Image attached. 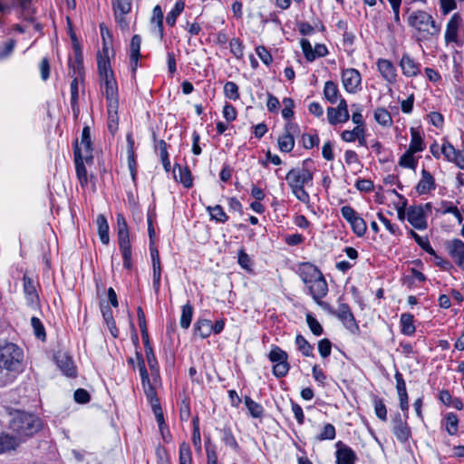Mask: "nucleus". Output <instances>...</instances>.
<instances>
[{
  "mask_svg": "<svg viewBox=\"0 0 464 464\" xmlns=\"http://www.w3.org/2000/svg\"><path fill=\"white\" fill-rule=\"evenodd\" d=\"M329 312L336 316L344 325V327L349 330L352 334H358L360 331V327L356 322V319L351 311L350 306L347 304L342 303L338 305L336 310H332L328 308Z\"/></svg>",
  "mask_w": 464,
  "mask_h": 464,
  "instance_id": "obj_6",
  "label": "nucleus"
},
{
  "mask_svg": "<svg viewBox=\"0 0 464 464\" xmlns=\"http://www.w3.org/2000/svg\"><path fill=\"white\" fill-rule=\"evenodd\" d=\"M98 235L102 244L107 245L110 242L109 225L104 215L100 214L96 218Z\"/></svg>",
  "mask_w": 464,
  "mask_h": 464,
  "instance_id": "obj_26",
  "label": "nucleus"
},
{
  "mask_svg": "<svg viewBox=\"0 0 464 464\" xmlns=\"http://www.w3.org/2000/svg\"><path fill=\"white\" fill-rule=\"evenodd\" d=\"M411 143L408 150L415 153L422 151L425 149V146L423 143V139L420 136L419 130L415 128H411Z\"/></svg>",
  "mask_w": 464,
  "mask_h": 464,
  "instance_id": "obj_33",
  "label": "nucleus"
},
{
  "mask_svg": "<svg viewBox=\"0 0 464 464\" xmlns=\"http://www.w3.org/2000/svg\"><path fill=\"white\" fill-rule=\"evenodd\" d=\"M306 323L314 335L319 336L323 334L321 324L311 314H306Z\"/></svg>",
  "mask_w": 464,
  "mask_h": 464,
  "instance_id": "obj_63",
  "label": "nucleus"
},
{
  "mask_svg": "<svg viewBox=\"0 0 464 464\" xmlns=\"http://www.w3.org/2000/svg\"><path fill=\"white\" fill-rule=\"evenodd\" d=\"M282 103L284 108L282 110V116L285 120H289L294 116L295 102L292 98L285 97L283 99Z\"/></svg>",
  "mask_w": 464,
  "mask_h": 464,
  "instance_id": "obj_55",
  "label": "nucleus"
},
{
  "mask_svg": "<svg viewBox=\"0 0 464 464\" xmlns=\"http://www.w3.org/2000/svg\"><path fill=\"white\" fill-rule=\"evenodd\" d=\"M295 344H296L298 350L301 352V353L304 356H306V357L314 356V353H313L314 347L308 343V341L302 334L296 335Z\"/></svg>",
  "mask_w": 464,
  "mask_h": 464,
  "instance_id": "obj_38",
  "label": "nucleus"
},
{
  "mask_svg": "<svg viewBox=\"0 0 464 464\" xmlns=\"http://www.w3.org/2000/svg\"><path fill=\"white\" fill-rule=\"evenodd\" d=\"M119 105H107L108 112V129L109 131L114 134L118 130L119 117H118Z\"/></svg>",
  "mask_w": 464,
  "mask_h": 464,
  "instance_id": "obj_32",
  "label": "nucleus"
},
{
  "mask_svg": "<svg viewBox=\"0 0 464 464\" xmlns=\"http://www.w3.org/2000/svg\"><path fill=\"white\" fill-rule=\"evenodd\" d=\"M225 96L230 100H237L239 98L238 86L234 82H227L224 86Z\"/></svg>",
  "mask_w": 464,
  "mask_h": 464,
  "instance_id": "obj_58",
  "label": "nucleus"
},
{
  "mask_svg": "<svg viewBox=\"0 0 464 464\" xmlns=\"http://www.w3.org/2000/svg\"><path fill=\"white\" fill-rule=\"evenodd\" d=\"M324 96L331 103H335L340 96L338 86L335 82L328 81L324 83Z\"/></svg>",
  "mask_w": 464,
  "mask_h": 464,
  "instance_id": "obj_34",
  "label": "nucleus"
},
{
  "mask_svg": "<svg viewBox=\"0 0 464 464\" xmlns=\"http://www.w3.org/2000/svg\"><path fill=\"white\" fill-rule=\"evenodd\" d=\"M278 148L282 152H290L295 146V139L292 134H284L278 138Z\"/></svg>",
  "mask_w": 464,
  "mask_h": 464,
  "instance_id": "obj_44",
  "label": "nucleus"
},
{
  "mask_svg": "<svg viewBox=\"0 0 464 464\" xmlns=\"http://www.w3.org/2000/svg\"><path fill=\"white\" fill-rule=\"evenodd\" d=\"M229 48L231 53L237 59H240L244 55V46L242 42L238 38H233L229 42Z\"/></svg>",
  "mask_w": 464,
  "mask_h": 464,
  "instance_id": "obj_54",
  "label": "nucleus"
},
{
  "mask_svg": "<svg viewBox=\"0 0 464 464\" xmlns=\"http://www.w3.org/2000/svg\"><path fill=\"white\" fill-rule=\"evenodd\" d=\"M179 464H192V456L190 447L188 443L182 442L179 445Z\"/></svg>",
  "mask_w": 464,
  "mask_h": 464,
  "instance_id": "obj_48",
  "label": "nucleus"
},
{
  "mask_svg": "<svg viewBox=\"0 0 464 464\" xmlns=\"http://www.w3.org/2000/svg\"><path fill=\"white\" fill-rule=\"evenodd\" d=\"M408 24L418 35L419 41H427L437 37L440 33V24L424 10L412 11L407 19Z\"/></svg>",
  "mask_w": 464,
  "mask_h": 464,
  "instance_id": "obj_3",
  "label": "nucleus"
},
{
  "mask_svg": "<svg viewBox=\"0 0 464 464\" xmlns=\"http://www.w3.org/2000/svg\"><path fill=\"white\" fill-rule=\"evenodd\" d=\"M140 36L138 34L133 35L130 44V58L132 62H134V66L132 67L133 71L136 70L137 63L140 55Z\"/></svg>",
  "mask_w": 464,
  "mask_h": 464,
  "instance_id": "obj_31",
  "label": "nucleus"
},
{
  "mask_svg": "<svg viewBox=\"0 0 464 464\" xmlns=\"http://www.w3.org/2000/svg\"><path fill=\"white\" fill-rule=\"evenodd\" d=\"M298 275L302 281L306 285H310L315 278H319L322 272L313 264L305 262L298 266Z\"/></svg>",
  "mask_w": 464,
  "mask_h": 464,
  "instance_id": "obj_18",
  "label": "nucleus"
},
{
  "mask_svg": "<svg viewBox=\"0 0 464 464\" xmlns=\"http://www.w3.org/2000/svg\"><path fill=\"white\" fill-rule=\"evenodd\" d=\"M145 354H146L148 365L151 371V374L159 376L160 375L159 366H158V362H157L156 356L153 353V349L152 348L146 349Z\"/></svg>",
  "mask_w": 464,
  "mask_h": 464,
  "instance_id": "obj_51",
  "label": "nucleus"
},
{
  "mask_svg": "<svg viewBox=\"0 0 464 464\" xmlns=\"http://www.w3.org/2000/svg\"><path fill=\"white\" fill-rule=\"evenodd\" d=\"M212 331V322L208 319H198L195 324L194 333L202 339L208 338Z\"/></svg>",
  "mask_w": 464,
  "mask_h": 464,
  "instance_id": "obj_29",
  "label": "nucleus"
},
{
  "mask_svg": "<svg viewBox=\"0 0 464 464\" xmlns=\"http://www.w3.org/2000/svg\"><path fill=\"white\" fill-rule=\"evenodd\" d=\"M185 7V4L183 1L179 0L176 2L174 7L169 12L166 17V23L169 26H174L177 21L178 16L183 12Z\"/></svg>",
  "mask_w": 464,
  "mask_h": 464,
  "instance_id": "obj_37",
  "label": "nucleus"
},
{
  "mask_svg": "<svg viewBox=\"0 0 464 464\" xmlns=\"http://www.w3.org/2000/svg\"><path fill=\"white\" fill-rule=\"evenodd\" d=\"M349 118V112H343V111H338V108L329 107L327 109V119L331 125L346 122Z\"/></svg>",
  "mask_w": 464,
  "mask_h": 464,
  "instance_id": "obj_28",
  "label": "nucleus"
},
{
  "mask_svg": "<svg viewBox=\"0 0 464 464\" xmlns=\"http://www.w3.org/2000/svg\"><path fill=\"white\" fill-rule=\"evenodd\" d=\"M294 196L301 202L308 204L310 202V196L304 189V186L289 187Z\"/></svg>",
  "mask_w": 464,
  "mask_h": 464,
  "instance_id": "obj_57",
  "label": "nucleus"
},
{
  "mask_svg": "<svg viewBox=\"0 0 464 464\" xmlns=\"http://www.w3.org/2000/svg\"><path fill=\"white\" fill-rule=\"evenodd\" d=\"M55 360L58 367L66 376L74 377L76 375L73 362L66 353H59L55 355Z\"/></svg>",
  "mask_w": 464,
  "mask_h": 464,
  "instance_id": "obj_20",
  "label": "nucleus"
},
{
  "mask_svg": "<svg viewBox=\"0 0 464 464\" xmlns=\"http://www.w3.org/2000/svg\"><path fill=\"white\" fill-rule=\"evenodd\" d=\"M435 180L433 176L426 169L421 171V179L416 186V190L420 195L427 194L435 189Z\"/></svg>",
  "mask_w": 464,
  "mask_h": 464,
  "instance_id": "obj_21",
  "label": "nucleus"
},
{
  "mask_svg": "<svg viewBox=\"0 0 464 464\" xmlns=\"http://www.w3.org/2000/svg\"><path fill=\"white\" fill-rule=\"evenodd\" d=\"M392 433L401 443L409 441L411 437V430L408 423L401 426L392 427Z\"/></svg>",
  "mask_w": 464,
  "mask_h": 464,
  "instance_id": "obj_36",
  "label": "nucleus"
},
{
  "mask_svg": "<svg viewBox=\"0 0 464 464\" xmlns=\"http://www.w3.org/2000/svg\"><path fill=\"white\" fill-rule=\"evenodd\" d=\"M341 138L346 142H353L355 140H358L361 146H366L364 127L356 126L352 130H343L341 134Z\"/></svg>",
  "mask_w": 464,
  "mask_h": 464,
  "instance_id": "obj_22",
  "label": "nucleus"
},
{
  "mask_svg": "<svg viewBox=\"0 0 464 464\" xmlns=\"http://www.w3.org/2000/svg\"><path fill=\"white\" fill-rule=\"evenodd\" d=\"M290 370V364L288 361H284L283 362L276 363L273 366V374L277 378L285 377Z\"/></svg>",
  "mask_w": 464,
  "mask_h": 464,
  "instance_id": "obj_62",
  "label": "nucleus"
},
{
  "mask_svg": "<svg viewBox=\"0 0 464 464\" xmlns=\"http://www.w3.org/2000/svg\"><path fill=\"white\" fill-rule=\"evenodd\" d=\"M361 74L356 69L350 68L343 70L342 72L343 85L350 93L357 92L361 84Z\"/></svg>",
  "mask_w": 464,
  "mask_h": 464,
  "instance_id": "obj_11",
  "label": "nucleus"
},
{
  "mask_svg": "<svg viewBox=\"0 0 464 464\" xmlns=\"http://www.w3.org/2000/svg\"><path fill=\"white\" fill-rule=\"evenodd\" d=\"M74 161L77 178L81 186L84 187L88 184L87 170L85 168L86 160L83 156L74 155Z\"/></svg>",
  "mask_w": 464,
  "mask_h": 464,
  "instance_id": "obj_25",
  "label": "nucleus"
},
{
  "mask_svg": "<svg viewBox=\"0 0 464 464\" xmlns=\"http://www.w3.org/2000/svg\"><path fill=\"white\" fill-rule=\"evenodd\" d=\"M102 90L106 97L107 105H119L118 86L113 75L102 80Z\"/></svg>",
  "mask_w": 464,
  "mask_h": 464,
  "instance_id": "obj_13",
  "label": "nucleus"
},
{
  "mask_svg": "<svg viewBox=\"0 0 464 464\" xmlns=\"http://www.w3.org/2000/svg\"><path fill=\"white\" fill-rule=\"evenodd\" d=\"M157 150H159L160 161L163 165L164 169L168 172L170 170V161L168 153V144L165 140H160L157 144Z\"/></svg>",
  "mask_w": 464,
  "mask_h": 464,
  "instance_id": "obj_40",
  "label": "nucleus"
},
{
  "mask_svg": "<svg viewBox=\"0 0 464 464\" xmlns=\"http://www.w3.org/2000/svg\"><path fill=\"white\" fill-rule=\"evenodd\" d=\"M92 144L91 140V130L88 126L83 127L80 143L78 140L74 144V155H81L86 160V164L92 163Z\"/></svg>",
  "mask_w": 464,
  "mask_h": 464,
  "instance_id": "obj_7",
  "label": "nucleus"
},
{
  "mask_svg": "<svg viewBox=\"0 0 464 464\" xmlns=\"http://www.w3.org/2000/svg\"><path fill=\"white\" fill-rule=\"evenodd\" d=\"M446 248L449 252V255L454 260L455 264L460 267L464 268V242L460 239H453L451 241L447 242Z\"/></svg>",
  "mask_w": 464,
  "mask_h": 464,
  "instance_id": "obj_14",
  "label": "nucleus"
},
{
  "mask_svg": "<svg viewBox=\"0 0 464 464\" xmlns=\"http://www.w3.org/2000/svg\"><path fill=\"white\" fill-rule=\"evenodd\" d=\"M245 405L253 418H261L263 416L264 408L259 403L254 401L250 397H245Z\"/></svg>",
  "mask_w": 464,
  "mask_h": 464,
  "instance_id": "obj_42",
  "label": "nucleus"
},
{
  "mask_svg": "<svg viewBox=\"0 0 464 464\" xmlns=\"http://www.w3.org/2000/svg\"><path fill=\"white\" fill-rule=\"evenodd\" d=\"M31 325L34 329L35 336L40 340H45L46 334L45 329L41 322V320L35 316L31 318Z\"/></svg>",
  "mask_w": 464,
  "mask_h": 464,
  "instance_id": "obj_53",
  "label": "nucleus"
},
{
  "mask_svg": "<svg viewBox=\"0 0 464 464\" xmlns=\"http://www.w3.org/2000/svg\"><path fill=\"white\" fill-rule=\"evenodd\" d=\"M18 447V439L6 432L0 433V454L15 450Z\"/></svg>",
  "mask_w": 464,
  "mask_h": 464,
  "instance_id": "obj_24",
  "label": "nucleus"
},
{
  "mask_svg": "<svg viewBox=\"0 0 464 464\" xmlns=\"http://www.w3.org/2000/svg\"><path fill=\"white\" fill-rule=\"evenodd\" d=\"M103 52L105 56H102L101 53L97 54L98 71L102 80L109 78V75H113L108 57V48L104 47Z\"/></svg>",
  "mask_w": 464,
  "mask_h": 464,
  "instance_id": "obj_23",
  "label": "nucleus"
},
{
  "mask_svg": "<svg viewBox=\"0 0 464 464\" xmlns=\"http://www.w3.org/2000/svg\"><path fill=\"white\" fill-rule=\"evenodd\" d=\"M268 359L275 363L283 362L288 360V354L278 346H273L271 349Z\"/></svg>",
  "mask_w": 464,
  "mask_h": 464,
  "instance_id": "obj_49",
  "label": "nucleus"
},
{
  "mask_svg": "<svg viewBox=\"0 0 464 464\" xmlns=\"http://www.w3.org/2000/svg\"><path fill=\"white\" fill-rule=\"evenodd\" d=\"M179 176L175 175V179L182 183L185 188H188L193 185V179L191 176V172L188 168H180L179 167Z\"/></svg>",
  "mask_w": 464,
  "mask_h": 464,
  "instance_id": "obj_46",
  "label": "nucleus"
},
{
  "mask_svg": "<svg viewBox=\"0 0 464 464\" xmlns=\"http://www.w3.org/2000/svg\"><path fill=\"white\" fill-rule=\"evenodd\" d=\"M461 23L462 19L459 14L455 13L454 14L451 15V17L447 23L444 36L445 42L447 44L458 42L459 29L461 25Z\"/></svg>",
  "mask_w": 464,
  "mask_h": 464,
  "instance_id": "obj_16",
  "label": "nucleus"
},
{
  "mask_svg": "<svg viewBox=\"0 0 464 464\" xmlns=\"http://www.w3.org/2000/svg\"><path fill=\"white\" fill-rule=\"evenodd\" d=\"M119 248L123 258V266L126 269L132 267L131 262V246L129 232L117 233Z\"/></svg>",
  "mask_w": 464,
  "mask_h": 464,
  "instance_id": "obj_12",
  "label": "nucleus"
},
{
  "mask_svg": "<svg viewBox=\"0 0 464 464\" xmlns=\"http://www.w3.org/2000/svg\"><path fill=\"white\" fill-rule=\"evenodd\" d=\"M414 153L407 150V151L400 158L399 165L404 168L414 169L416 166V160L414 159Z\"/></svg>",
  "mask_w": 464,
  "mask_h": 464,
  "instance_id": "obj_56",
  "label": "nucleus"
},
{
  "mask_svg": "<svg viewBox=\"0 0 464 464\" xmlns=\"http://www.w3.org/2000/svg\"><path fill=\"white\" fill-rule=\"evenodd\" d=\"M24 292L29 303L34 304L38 300V295L34 285V280L26 275L23 277Z\"/></svg>",
  "mask_w": 464,
  "mask_h": 464,
  "instance_id": "obj_27",
  "label": "nucleus"
},
{
  "mask_svg": "<svg viewBox=\"0 0 464 464\" xmlns=\"http://www.w3.org/2000/svg\"><path fill=\"white\" fill-rule=\"evenodd\" d=\"M151 23H156L158 33L160 39L163 38L164 35V27H163V12L160 5H156L152 10V17L150 20Z\"/></svg>",
  "mask_w": 464,
  "mask_h": 464,
  "instance_id": "obj_41",
  "label": "nucleus"
},
{
  "mask_svg": "<svg viewBox=\"0 0 464 464\" xmlns=\"http://www.w3.org/2000/svg\"><path fill=\"white\" fill-rule=\"evenodd\" d=\"M311 295L314 300L324 306V308H328L329 305L324 303H321L320 300L324 298L328 293V285L327 282L322 274L319 278H315L310 285H307Z\"/></svg>",
  "mask_w": 464,
  "mask_h": 464,
  "instance_id": "obj_9",
  "label": "nucleus"
},
{
  "mask_svg": "<svg viewBox=\"0 0 464 464\" xmlns=\"http://www.w3.org/2000/svg\"><path fill=\"white\" fill-rule=\"evenodd\" d=\"M207 211L210 215V218L216 220L219 223H226L228 219L227 215L223 210V208L220 205H216L214 207H207Z\"/></svg>",
  "mask_w": 464,
  "mask_h": 464,
  "instance_id": "obj_39",
  "label": "nucleus"
},
{
  "mask_svg": "<svg viewBox=\"0 0 464 464\" xmlns=\"http://www.w3.org/2000/svg\"><path fill=\"white\" fill-rule=\"evenodd\" d=\"M21 10V16L29 22L34 20V9L32 6V0H17Z\"/></svg>",
  "mask_w": 464,
  "mask_h": 464,
  "instance_id": "obj_35",
  "label": "nucleus"
},
{
  "mask_svg": "<svg viewBox=\"0 0 464 464\" xmlns=\"http://www.w3.org/2000/svg\"><path fill=\"white\" fill-rule=\"evenodd\" d=\"M402 74L407 78L417 77L421 72V64L410 53H404L399 63Z\"/></svg>",
  "mask_w": 464,
  "mask_h": 464,
  "instance_id": "obj_8",
  "label": "nucleus"
},
{
  "mask_svg": "<svg viewBox=\"0 0 464 464\" xmlns=\"http://www.w3.org/2000/svg\"><path fill=\"white\" fill-rule=\"evenodd\" d=\"M458 418L457 415L450 412L446 416V430L449 434L454 435L458 431Z\"/></svg>",
  "mask_w": 464,
  "mask_h": 464,
  "instance_id": "obj_59",
  "label": "nucleus"
},
{
  "mask_svg": "<svg viewBox=\"0 0 464 464\" xmlns=\"http://www.w3.org/2000/svg\"><path fill=\"white\" fill-rule=\"evenodd\" d=\"M407 220L416 229L424 230L428 227L423 207L410 206L407 209Z\"/></svg>",
  "mask_w": 464,
  "mask_h": 464,
  "instance_id": "obj_10",
  "label": "nucleus"
},
{
  "mask_svg": "<svg viewBox=\"0 0 464 464\" xmlns=\"http://www.w3.org/2000/svg\"><path fill=\"white\" fill-rule=\"evenodd\" d=\"M375 121L382 126H390L392 122L390 112L384 108H378L374 112Z\"/></svg>",
  "mask_w": 464,
  "mask_h": 464,
  "instance_id": "obj_47",
  "label": "nucleus"
},
{
  "mask_svg": "<svg viewBox=\"0 0 464 464\" xmlns=\"http://www.w3.org/2000/svg\"><path fill=\"white\" fill-rule=\"evenodd\" d=\"M335 447L336 464H354L357 458L352 448L342 441L336 442Z\"/></svg>",
  "mask_w": 464,
  "mask_h": 464,
  "instance_id": "obj_15",
  "label": "nucleus"
},
{
  "mask_svg": "<svg viewBox=\"0 0 464 464\" xmlns=\"http://www.w3.org/2000/svg\"><path fill=\"white\" fill-rule=\"evenodd\" d=\"M373 404H374V411H375L376 416L382 421H386L387 410H386V406L383 403L382 400H381L379 398H374Z\"/></svg>",
  "mask_w": 464,
  "mask_h": 464,
  "instance_id": "obj_61",
  "label": "nucleus"
},
{
  "mask_svg": "<svg viewBox=\"0 0 464 464\" xmlns=\"http://www.w3.org/2000/svg\"><path fill=\"white\" fill-rule=\"evenodd\" d=\"M400 324L401 326V333L405 335H412L415 331L414 317L409 313H404L401 315Z\"/></svg>",
  "mask_w": 464,
  "mask_h": 464,
  "instance_id": "obj_30",
  "label": "nucleus"
},
{
  "mask_svg": "<svg viewBox=\"0 0 464 464\" xmlns=\"http://www.w3.org/2000/svg\"><path fill=\"white\" fill-rule=\"evenodd\" d=\"M309 160L303 162L302 168L291 169L285 176L289 187L305 186L312 183L313 172L307 168Z\"/></svg>",
  "mask_w": 464,
  "mask_h": 464,
  "instance_id": "obj_5",
  "label": "nucleus"
},
{
  "mask_svg": "<svg viewBox=\"0 0 464 464\" xmlns=\"http://www.w3.org/2000/svg\"><path fill=\"white\" fill-rule=\"evenodd\" d=\"M335 428L333 424L327 423L324 426L321 433L317 436L318 440H334L335 438Z\"/></svg>",
  "mask_w": 464,
  "mask_h": 464,
  "instance_id": "obj_60",
  "label": "nucleus"
},
{
  "mask_svg": "<svg viewBox=\"0 0 464 464\" xmlns=\"http://www.w3.org/2000/svg\"><path fill=\"white\" fill-rule=\"evenodd\" d=\"M377 68L385 81L390 83L395 82L397 77L396 68L391 61L379 59L377 61Z\"/></svg>",
  "mask_w": 464,
  "mask_h": 464,
  "instance_id": "obj_19",
  "label": "nucleus"
},
{
  "mask_svg": "<svg viewBox=\"0 0 464 464\" xmlns=\"http://www.w3.org/2000/svg\"><path fill=\"white\" fill-rule=\"evenodd\" d=\"M8 428L19 440V445L33 437L42 429V420L37 416L21 411L10 413Z\"/></svg>",
  "mask_w": 464,
  "mask_h": 464,
  "instance_id": "obj_1",
  "label": "nucleus"
},
{
  "mask_svg": "<svg viewBox=\"0 0 464 464\" xmlns=\"http://www.w3.org/2000/svg\"><path fill=\"white\" fill-rule=\"evenodd\" d=\"M192 316H193V306L189 303H187L186 304H184L182 306L181 317H180V326L183 329H188L189 327V325L191 324Z\"/></svg>",
  "mask_w": 464,
  "mask_h": 464,
  "instance_id": "obj_43",
  "label": "nucleus"
},
{
  "mask_svg": "<svg viewBox=\"0 0 464 464\" xmlns=\"http://www.w3.org/2000/svg\"><path fill=\"white\" fill-rule=\"evenodd\" d=\"M136 357H137V361H138V366H139V371H140V378H141V383H142V388H143L144 393H145L149 402L150 403V406H151L152 411L155 415L159 428H160V431L163 432V428L165 425L164 416H163V411H162V409H161V406L160 403V400L157 396L156 386H155V384L158 382L157 379L159 378V376L152 375L153 382H151L150 379L148 371L146 369L145 362H144L141 353L136 352Z\"/></svg>",
  "mask_w": 464,
  "mask_h": 464,
  "instance_id": "obj_2",
  "label": "nucleus"
},
{
  "mask_svg": "<svg viewBox=\"0 0 464 464\" xmlns=\"http://www.w3.org/2000/svg\"><path fill=\"white\" fill-rule=\"evenodd\" d=\"M222 440H223V442L227 446L230 447L235 451H238L239 445L237 442V440H236L234 435L232 434L230 429H223L222 430Z\"/></svg>",
  "mask_w": 464,
  "mask_h": 464,
  "instance_id": "obj_50",
  "label": "nucleus"
},
{
  "mask_svg": "<svg viewBox=\"0 0 464 464\" xmlns=\"http://www.w3.org/2000/svg\"><path fill=\"white\" fill-rule=\"evenodd\" d=\"M150 251L153 268V287L156 291H158L160 285L161 266L159 250L154 246V242L152 241L150 243Z\"/></svg>",
  "mask_w": 464,
  "mask_h": 464,
  "instance_id": "obj_17",
  "label": "nucleus"
},
{
  "mask_svg": "<svg viewBox=\"0 0 464 464\" xmlns=\"http://www.w3.org/2000/svg\"><path fill=\"white\" fill-rule=\"evenodd\" d=\"M341 214L343 218L350 224L351 227L353 222L359 218V214L350 206H343L341 208Z\"/></svg>",
  "mask_w": 464,
  "mask_h": 464,
  "instance_id": "obj_52",
  "label": "nucleus"
},
{
  "mask_svg": "<svg viewBox=\"0 0 464 464\" xmlns=\"http://www.w3.org/2000/svg\"><path fill=\"white\" fill-rule=\"evenodd\" d=\"M409 235L414 238L415 242L428 254L430 255H435V250L431 247L429 239L427 237H422L419 236L415 231L412 229L409 230Z\"/></svg>",
  "mask_w": 464,
  "mask_h": 464,
  "instance_id": "obj_45",
  "label": "nucleus"
},
{
  "mask_svg": "<svg viewBox=\"0 0 464 464\" xmlns=\"http://www.w3.org/2000/svg\"><path fill=\"white\" fill-rule=\"evenodd\" d=\"M23 351L14 343H9L0 347V370L9 372L23 371Z\"/></svg>",
  "mask_w": 464,
  "mask_h": 464,
  "instance_id": "obj_4",
  "label": "nucleus"
},
{
  "mask_svg": "<svg viewBox=\"0 0 464 464\" xmlns=\"http://www.w3.org/2000/svg\"><path fill=\"white\" fill-rule=\"evenodd\" d=\"M237 262H238L239 266L243 269H245L246 271H251L252 270V268H251V266H252L251 259H250L249 256L246 253L244 248H241V249L238 250Z\"/></svg>",
  "mask_w": 464,
  "mask_h": 464,
  "instance_id": "obj_64",
  "label": "nucleus"
}]
</instances>
